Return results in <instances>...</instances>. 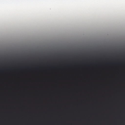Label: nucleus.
<instances>
[{"instance_id":"f257e3e1","label":"nucleus","mask_w":125,"mask_h":125,"mask_svg":"<svg viewBox=\"0 0 125 125\" xmlns=\"http://www.w3.org/2000/svg\"><path fill=\"white\" fill-rule=\"evenodd\" d=\"M14 120H16V56L14 59Z\"/></svg>"},{"instance_id":"f03ea898","label":"nucleus","mask_w":125,"mask_h":125,"mask_svg":"<svg viewBox=\"0 0 125 125\" xmlns=\"http://www.w3.org/2000/svg\"><path fill=\"white\" fill-rule=\"evenodd\" d=\"M18 71H17V69H16V115H17V109H17V73ZM16 118H17V117H16ZM17 118H16V123H17ZM17 124V123H16V124Z\"/></svg>"},{"instance_id":"7ed1b4c3","label":"nucleus","mask_w":125,"mask_h":125,"mask_svg":"<svg viewBox=\"0 0 125 125\" xmlns=\"http://www.w3.org/2000/svg\"><path fill=\"white\" fill-rule=\"evenodd\" d=\"M10 103V102L9 101H8L6 102V104H9Z\"/></svg>"},{"instance_id":"20e7f679","label":"nucleus","mask_w":125,"mask_h":125,"mask_svg":"<svg viewBox=\"0 0 125 125\" xmlns=\"http://www.w3.org/2000/svg\"><path fill=\"white\" fill-rule=\"evenodd\" d=\"M6 110H9V109H6Z\"/></svg>"},{"instance_id":"39448f33","label":"nucleus","mask_w":125,"mask_h":125,"mask_svg":"<svg viewBox=\"0 0 125 125\" xmlns=\"http://www.w3.org/2000/svg\"><path fill=\"white\" fill-rule=\"evenodd\" d=\"M6 110H9V109H6Z\"/></svg>"},{"instance_id":"423d86ee","label":"nucleus","mask_w":125,"mask_h":125,"mask_svg":"<svg viewBox=\"0 0 125 125\" xmlns=\"http://www.w3.org/2000/svg\"><path fill=\"white\" fill-rule=\"evenodd\" d=\"M6 110H9V109H6Z\"/></svg>"},{"instance_id":"0eeeda50","label":"nucleus","mask_w":125,"mask_h":125,"mask_svg":"<svg viewBox=\"0 0 125 125\" xmlns=\"http://www.w3.org/2000/svg\"><path fill=\"white\" fill-rule=\"evenodd\" d=\"M6 110H9V109H6Z\"/></svg>"},{"instance_id":"6e6552de","label":"nucleus","mask_w":125,"mask_h":125,"mask_svg":"<svg viewBox=\"0 0 125 125\" xmlns=\"http://www.w3.org/2000/svg\"><path fill=\"white\" fill-rule=\"evenodd\" d=\"M6 110H9V109H6Z\"/></svg>"}]
</instances>
